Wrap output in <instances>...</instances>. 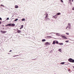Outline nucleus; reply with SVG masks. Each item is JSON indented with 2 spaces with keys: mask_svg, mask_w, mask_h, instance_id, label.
Here are the masks:
<instances>
[{
  "mask_svg": "<svg viewBox=\"0 0 74 74\" xmlns=\"http://www.w3.org/2000/svg\"><path fill=\"white\" fill-rule=\"evenodd\" d=\"M68 61L71 63H74V60L72 59L71 58H70L68 59Z\"/></svg>",
  "mask_w": 74,
  "mask_h": 74,
  "instance_id": "nucleus-1",
  "label": "nucleus"
},
{
  "mask_svg": "<svg viewBox=\"0 0 74 74\" xmlns=\"http://www.w3.org/2000/svg\"><path fill=\"white\" fill-rule=\"evenodd\" d=\"M70 23H68V25L69 27V29H70L71 28V25H70Z\"/></svg>",
  "mask_w": 74,
  "mask_h": 74,
  "instance_id": "nucleus-2",
  "label": "nucleus"
},
{
  "mask_svg": "<svg viewBox=\"0 0 74 74\" xmlns=\"http://www.w3.org/2000/svg\"><path fill=\"white\" fill-rule=\"evenodd\" d=\"M58 18V16L56 14V15L53 16L52 17L53 18H55V19H56Z\"/></svg>",
  "mask_w": 74,
  "mask_h": 74,
  "instance_id": "nucleus-3",
  "label": "nucleus"
},
{
  "mask_svg": "<svg viewBox=\"0 0 74 74\" xmlns=\"http://www.w3.org/2000/svg\"><path fill=\"white\" fill-rule=\"evenodd\" d=\"M61 36L62 37V38H63V39H67V38H66V37L62 35H61Z\"/></svg>",
  "mask_w": 74,
  "mask_h": 74,
  "instance_id": "nucleus-4",
  "label": "nucleus"
},
{
  "mask_svg": "<svg viewBox=\"0 0 74 74\" xmlns=\"http://www.w3.org/2000/svg\"><path fill=\"white\" fill-rule=\"evenodd\" d=\"M45 15H46L45 17V18H48V14H47V13H46V14H45Z\"/></svg>",
  "mask_w": 74,
  "mask_h": 74,
  "instance_id": "nucleus-5",
  "label": "nucleus"
},
{
  "mask_svg": "<svg viewBox=\"0 0 74 74\" xmlns=\"http://www.w3.org/2000/svg\"><path fill=\"white\" fill-rule=\"evenodd\" d=\"M51 44V43L49 42H46L45 43V45H49Z\"/></svg>",
  "mask_w": 74,
  "mask_h": 74,
  "instance_id": "nucleus-6",
  "label": "nucleus"
},
{
  "mask_svg": "<svg viewBox=\"0 0 74 74\" xmlns=\"http://www.w3.org/2000/svg\"><path fill=\"white\" fill-rule=\"evenodd\" d=\"M46 38H52V37L51 36H47L45 37Z\"/></svg>",
  "mask_w": 74,
  "mask_h": 74,
  "instance_id": "nucleus-7",
  "label": "nucleus"
},
{
  "mask_svg": "<svg viewBox=\"0 0 74 74\" xmlns=\"http://www.w3.org/2000/svg\"><path fill=\"white\" fill-rule=\"evenodd\" d=\"M17 33H22V32L21 30H18L17 31Z\"/></svg>",
  "mask_w": 74,
  "mask_h": 74,
  "instance_id": "nucleus-8",
  "label": "nucleus"
},
{
  "mask_svg": "<svg viewBox=\"0 0 74 74\" xmlns=\"http://www.w3.org/2000/svg\"><path fill=\"white\" fill-rule=\"evenodd\" d=\"M11 26V23L8 24L7 25H5V26Z\"/></svg>",
  "mask_w": 74,
  "mask_h": 74,
  "instance_id": "nucleus-9",
  "label": "nucleus"
},
{
  "mask_svg": "<svg viewBox=\"0 0 74 74\" xmlns=\"http://www.w3.org/2000/svg\"><path fill=\"white\" fill-rule=\"evenodd\" d=\"M48 20L50 21V19L49 18H45V21H48Z\"/></svg>",
  "mask_w": 74,
  "mask_h": 74,
  "instance_id": "nucleus-10",
  "label": "nucleus"
},
{
  "mask_svg": "<svg viewBox=\"0 0 74 74\" xmlns=\"http://www.w3.org/2000/svg\"><path fill=\"white\" fill-rule=\"evenodd\" d=\"M1 32L2 33H6V31H3L2 30H1Z\"/></svg>",
  "mask_w": 74,
  "mask_h": 74,
  "instance_id": "nucleus-11",
  "label": "nucleus"
},
{
  "mask_svg": "<svg viewBox=\"0 0 74 74\" xmlns=\"http://www.w3.org/2000/svg\"><path fill=\"white\" fill-rule=\"evenodd\" d=\"M11 26H12V27H13L14 26H15V24H13V23H11Z\"/></svg>",
  "mask_w": 74,
  "mask_h": 74,
  "instance_id": "nucleus-12",
  "label": "nucleus"
},
{
  "mask_svg": "<svg viewBox=\"0 0 74 74\" xmlns=\"http://www.w3.org/2000/svg\"><path fill=\"white\" fill-rule=\"evenodd\" d=\"M61 14V13H60L59 12L57 13L56 15L58 16V15H60Z\"/></svg>",
  "mask_w": 74,
  "mask_h": 74,
  "instance_id": "nucleus-13",
  "label": "nucleus"
},
{
  "mask_svg": "<svg viewBox=\"0 0 74 74\" xmlns=\"http://www.w3.org/2000/svg\"><path fill=\"white\" fill-rule=\"evenodd\" d=\"M59 45H63V43H60L58 44Z\"/></svg>",
  "mask_w": 74,
  "mask_h": 74,
  "instance_id": "nucleus-14",
  "label": "nucleus"
},
{
  "mask_svg": "<svg viewBox=\"0 0 74 74\" xmlns=\"http://www.w3.org/2000/svg\"><path fill=\"white\" fill-rule=\"evenodd\" d=\"M15 8H18V6L17 5H15Z\"/></svg>",
  "mask_w": 74,
  "mask_h": 74,
  "instance_id": "nucleus-15",
  "label": "nucleus"
},
{
  "mask_svg": "<svg viewBox=\"0 0 74 74\" xmlns=\"http://www.w3.org/2000/svg\"><path fill=\"white\" fill-rule=\"evenodd\" d=\"M59 33H57L56 34V35H57V36H60V35H59Z\"/></svg>",
  "mask_w": 74,
  "mask_h": 74,
  "instance_id": "nucleus-16",
  "label": "nucleus"
},
{
  "mask_svg": "<svg viewBox=\"0 0 74 74\" xmlns=\"http://www.w3.org/2000/svg\"><path fill=\"white\" fill-rule=\"evenodd\" d=\"M55 40H54L52 44L53 45V44H55Z\"/></svg>",
  "mask_w": 74,
  "mask_h": 74,
  "instance_id": "nucleus-17",
  "label": "nucleus"
},
{
  "mask_svg": "<svg viewBox=\"0 0 74 74\" xmlns=\"http://www.w3.org/2000/svg\"><path fill=\"white\" fill-rule=\"evenodd\" d=\"M46 41V40L45 39H43L42 40V41L43 42H44V41Z\"/></svg>",
  "mask_w": 74,
  "mask_h": 74,
  "instance_id": "nucleus-18",
  "label": "nucleus"
},
{
  "mask_svg": "<svg viewBox=\"0 0 74 74\" xmlns=\"http://www.w3.org/2000/svg\"><path fill=\"white\" fill-rule=\"evenodd\" d=\"M21 26V27L20 28V29H22V28H23V25H22Z\"/></svg>",
  "mask_w": 74,
  "mask_h": 74,
  "instance_id": "nucleus-19",
  "label": "nucleus"
},
{
  "mask_svg": "<svg viewBox=\"0 0 74 74\" xmlns=\"http://www.w3.org/2000/svg\"><path fill=\"white\" fill-rule=\"evenodd\" d=\"M61 64H64V62H62L60 63Z\"/></svg>",
  "mask_w": 74,
  "mask_h": 74,
  "instance_id": "nucleus-20",
  "label": "nucleus"
},
{
  "mask_svg": "<svg viewBox=\"0 0 74 74\" xmlns=\"http://www.w3.org/2000/svg\"><path fill=\"white\" fill-rule=\"evenodd\" d=\"M21 20L22 21H25V18H23Z\"/></svg>",
  "mask_w": 74,
  "mask_h": 74,
  "instance_id": "nucleus-21",
  "label": "nucleus"
},
{
  "mask_svg": "<svg viewBox=\"0 0 74 74\" xmlns=\"http://www.w3.org/2000/svg\"><path fill=\"white\" fill-rule=\"evenodd\" d=\"M56 44H59V42H58V41H56Z\"/></svg>",
  "mask_w": 74,
  "mask_h": 74,
  "instance_id": "nucleus-22",
  "label": "nucleus"
},
{
  "mask_svg": "<svg viewBox=\"0 0 74 74\" xmlns=\"http://www.w3.org/2000/svg\"><path fill=\"white\" fill-rule=\"evenodd\" d=\"M18 19H16L15 20H14V21H18Z\"/></svg>",
  "mask_w": 74,
  "mask_h": 74,
  "instance_id": "nucleus-23",
  "label": "nucleus"
},
{
  "mask_svg": "<svg viewBox=\"0 0 74 74\" xmlns=\"http://www.w3.org/2000/svg\"><path fill=\"white\" fill-rule=\"evenodd\" d=\"M59 51H60V52H61V51H62V50H61V49H59Z\"/></svg>",
  "mask_w": 74,
  "mask_h": 74,
  "instance_id": "nucleus-24",
  "label": "nucleus"
},
{
  "mask_svg": "<svg viewBox=\"0 0 74 74\" xmlns=\"http://www.w3.org/2000/svg\"><path fill=\"white\" fill-rule=\"evenodd\" d=\"M69 40H66L65 41V42H69Z\"/></svg>",
  "mask_w": 74,
  "mask_h": 74,
  "instance_id": "nucleus-25",
  "label": "nucleus"
},
{
  "mask_svg": "<svg viewBox=\"0 0 74 74\" xmlns=\"http://www.w3.org/2000/svg\"><path fill=\"white\" fill-rule=\"evenodd\" d=\"M52 33L55 34V33H54V32H51V33H49V34H52Z\"/></svg>",
  "mask_w": 74,
  "mask_h": 74,
  "instance_id": "nucleus-26",
  "label": "nucleus"
},
{
  "mask_svg": "<svg viewBox=\"0 0 74 74\" xmlns=\"http://www.w3.org/2000/svg\"><path fill=\"white\" fill-rule=\"evenodd\" d=\"M66 34L67 35H69V33H66Z\"/></svg>",
  "mask_w": 74,
  "mask_h": 74,
  "instance_id": "nucleus-27",
  "label": "nucleus"
},
{
  "mask_svg": "<svg viewBox=\"0 0 74 74\" xmlns=\"http://www.w3.org/2000/svg\"><path fill=\"white\" fill-rule=\"evenodd\" d=\"M6 20H9V18L8 17L6 19Z\"/></svg>",
  "mask_w": 74,
  "mask_h": 74,
  "instance_id": "nucleus-28",
  "label": "nucleus"
},
{
  "mask_svg": "<svg viewBox=\"0 0 74 74\" xmlns=\"http://www.w3.org/2000/svg\"><path fill=\"white\" fill-rule=\"evenodd\" d=\"M18 56V55H17V56H14L13 57H15V56Z\"/></svg>",
  "mask_w": 74,
  "mask_h": 74,
  "instance_id": "nucleus-29",
  "label": "nucleus"
},
{
  "mask_svg": "<svg viewBox=\"0 0 74 74\" xmlns=\"http://www.w3.org/2000/svg\"><path fill=\"white\" fill-rule=\"evenodd\" d=\"M72 10H74V7L72 8Z\"/></svg>",
  "mask_w": 74,
  "mask_h": 74,
  "instance_id": "nucleus-30",
  "label": "nucleus"
},
{
  "mask_svg": "<svg viewBox=\"0 0 74 74\" xmlns=\"http://www.w3.org/2000/svg\"><path fill=\"white\" fill-rule=\"evenodd\" d=\"M1 6H2V7H4V6L3 5H1Z\"/></svg>",
  "mask_w": 74,
  "mask_h": 74,
  "instance_id": "nucleus-31",
  "label": "nucleus"
},
{
  "mask_svg": "<svg viewBox=\"0 0 74 74\" xmlns=\"http://www.w3.org/2000/svg\"><path fill=\"white\" fill-rule=\"evenodd\" d=\"M61 2H63V1L62 0H60Z\"/></svg>",
  "mask_w": 74,
  "mask_h": 74,
  "instance_id": "nucleus-32",
  "label": "nucleus"
},
{
  "mask_svg": "<svg viewBox=\"0 0 74 74\" xmlns=\"http://www.w3.org/2000/svg\"><path fill=\"white\" fill-rule=\"evenodd\" d=\"M0 20H2V18L1 17H0Z\"/></svg>",
  "mask_w": 74,
  "mask_h": 74,
  "instance_id": "nucleus-33",
  "label": "nucleus"
},
{
  "mask_svg": "<svg viewBox=\"0 0 74 74\" xmlns=\"http://www.w3.org/2000/svg\"><path fill=\"white\" fill-rule=\"evenodd\" d=\"M1 22L0 21V25H1Z\"/></svg>",
  "mask_w": 74,
  "mask_h": 74,
  "instance_id": "nucleus-34",
  "label": "nucleus"
},
{
  "mask_svg": "<svg viewBox=\"0 0 74 74\" xmlns=\"http://www.w3.org/2000/svg\"><path fill=\"white\" fill-rule=\"evenodd\" d=\"M12 51V50H10L9 51V52H11Z\"/></svg>",
  "mask_w": 74,
  "mask_h": 74,
  "instance_id": "nucleus-35",
  "label": "nucleus"
},
{
  "mask_svg": "<svg viewBox=\"0 0 74 74\" xmlns=\"http://www.w3.org/2000/svg\"><path fill=\"white\" fill-rule=\"evenodd\" d=\"M66 27H67L68 28V27L69 28V26H68H68Z\"/></svg>",
  "mask_w": 74,
  "mask_h": 74,
  "instance_id": "nucleus-36",
  "label": "nucleus"
},
{
  "mask_svg": "<svg viewBox=\"0 0 74 74\" xmlns=\"http://www.w3.org/2000/svg\"><path fill=\"white\" fill-rule=\"evenodd\" d=\"M36 59H34V60H36Z\"/></svg>",
  "mask_w": 74,
  "mask_h": 74,
  "instance_id": "nucleus-37",
  "label": "nucleus"
},
{
  "mask_svg": "<svg viewBox=\"0 0 74 74\" xmlns=\"http://www.w3.org/2000/svg\"><path fill=\"white\" fill-rule=\"evenodd\" d=\"M68 28H67V27H66V29H67Z\"/></svg>",
  "mask_w": 74,
  "mask_h": 74,
  "instance_id": "nucleus-38",
  "label": "nucleus"
},
{
  "mask_svg": "<svg viewBox=\"0 0 74 74\" xmlns=\"http://www.w3.org/2000/svg\"><path fill=\"white\" fill-rule=\"evenodd\" d=\"M71 0H69V1H71Z\"/></svg>",
  "mask_w": 74,
  "mask_h": 74,
  "instance_id": "nucleus-39",
  "label": "nucleus"
},
{
  "mask_svg": "<svg viewBox=\"0 0 74 74\" xmlns=\"http://www.w3.org/2000/svg\"><path fill=\"white\" fill-rule=\"evenodd\" d=\"M72 2H73V0H72Z\"/></svg>",
  "mask_w": 74,
  "mask_h": 74,
  "instance_id": "nucleus-40",
  "label": "nucleus"
},
{
  "mask_svg": "<svg viewBox=\"0 0 74 74\" xmlns=\"http://www.w3.org/2000/svg\"><path fill=\"white\" fill-rule=\"evenodd\" d=\"M70 70L69 69V71H70Z\"/></svg>",
  "mask_w": 74,
  "mask_h": 74,
  "instance_id": "nucleus-41",
  "label": "nucleus"
},
{
  "mask_svg": "<svg viewBox=\"0 0 74 74\" xmlns=\"http://www.w3.org/2000/svg\"><path fill=\"white\" fill-rule=\"evenodd\" d=\"M73 68L74 69V66H73Z\"/></svg>",
  "mask_w": 74,
  "mask_h": 74,
  "instance_id": "nucleus-42",
  "label": "nucleus"
},
{
  "mask_svg": "<svg viewBox=\"0 0 74 74\" xmlns=\"http://www.w3.org/2000/svg\"><path fill=\"white\" fill-rule=\"evenodd\" d=\"M48 38H50V37H48Z\"/></svg>",
  "mask_w": 74,
  "mask_h": 74,
  "instance_id": "nucleus-43",
  "label": "nucleus"
},
{
  "mask_svg": "<svg viewBox=\"0 0 74 74\" xmlns=\"http://www.w3.org/2000/svg\"><path fill=\"white\" fill-rule=\"evenodd\" d=\"M34 59H32V60H34Z\"/></svg>",
  "mask_w": 74,
  "mask_h": 74,
  "instance_id": "nucleus-44",
  "label": "nucleus"
},
{
  "mask_svg": "<svg viewBox=\"0 0 74 74\" xmlns=\"http://www.w3.org/2000/svg\"><path fill=\"white\" fill-rule=\"evenodd\" d=\"M17 29L18 30V29Z\"/></svg>",
  "mask_w": 74,
  "mask_h": 74,
  "instance_id": "nucleus-45",
  "label": "nucleus"
},
{
  "mask_svg": "<svg viewBox=\"0 0 74 74\" xmlns=\"http://www.w3.org/2000/svg\"><path fill=\"white\" fill-rule=\"evenodd\" d=\"M74 43V42H73Z\"/></svg>",
  "mask_w": 74,
  "mask_h": 74,
  "instance_id": "nucleus-46",
  "label": "nucleus"
}]
</instances>
